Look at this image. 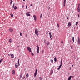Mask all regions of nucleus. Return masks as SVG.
I'll return each instance as SVG.
<instances>
[{
    "mask_svg": "<svg viewBox=\"0 0 80 80\" xmlns=\"http://www.w3.org/2000/svg\"><path fill=\"white\" fill-rule=\"evenodd\" d=\"M72 25V24L71 23V22H69L68 23V27H70Z\"/></svg>",
    "mask_w": 80,
    "mask_h": 80,
    "instance_id": "obj_10",
    "label": "nucleus"
},
{
    "mask_svg": "<svg viewBox=\"0 0 80 80\" xmlns=\"http://www.w3.org/2000/svg\"><path fill=\"white\" fill-rule=\"evenodd\" d=\"M72 67H73V65H72Z\"/></svg>",
    "mask_w": 80,
    "mask_h": 80,
    "instance_id": "obj_58",
    "label": "nucleus"
},
{
    "mask_svg": "<svg viewBox=\"0 0 80 80\" xmlns=\"http://www.w3.org/2000/svg\"><path fill=\"white\" fill-rule=\"evenodd\" d=\"M13 29H12V28H9V31L10 32H13Z\"/></svg>",
    "mask_w": 80,
    "mask_h": 80,
    "instance_id": "obj_8",
    "label": "nucleus"
},
{
    "mask_svg": "<svg viewBox=\"0 0 80 80\" xmlns=\"http://www.w3.org/2000/svg\"><path fill=\"white\" fill-rule=\"evenodd\" d=\"M39 78L40 79V80H42V77H39Z\"/></svg>",
    "mask_w": 80,
    "mask_h": 80,
    "instance_id": "obj_33",
    "label": "nucleus"
},
{
    "mask_svg": "<svg viewBox=\"0 0 80 80\" xmlns=\"http://www.w3.org/2000/svg\"><path fill=\"white\" fill-rule=\"evenodd\" d=\"M53 70H52L50 75H52V74H53Z\"/></svg>",
    "mask_w": 80,
    "mask_h": 80,
    "instance_id": "obj_23",
    "label": "nucleus"
},
{
    "mask_svg": "<svg viewBox=\"0 0 80 80\" xmlns=\"http://www.w3.org/2000/svg\"><path fill=\"white\" fill-rule=\"evenodd\" d=\"M72 41H73V43H74V37H72Z\"/></svg>",
    "mask_w": 80,
    "mask_h": 80,
    "instance_id": "obj_27",
    "label": "nucleus"
},
{
    "mask_svg": "<svg viewBox=\"0 0 80 80\" xmlns=\"http://www.w3.org/2000/svg\"><path fill=\"white\" fill-rule=\"evenodd\" d=\"M27 48L28 50V51L30 52H32V50H31V48H30L29 47H28Z\"/></svg>",
    "mask_w": 80,
    "mask_h": 80,
    "instance_id": "obj_6",
    "label": "nucleus"
},
{
    "mask_svg": "<svg viewBox=\"0 0 80 80\" xmlns=\"http://www.w3.org/2000/svg\"><path fill=\"white\" fill-rule=\"evenodd\" d=\"M37 72H38V70L37 69L35 71V73H34V77H36L37 76Z\"/></svg>",
    "mask_w": 80,
    "mask_h": 80,
    "instance_id": "obj_3",
    "label": "nucleus"
},
{
    "mask_svg": "<svg viewBox=\"0 0 80 80\" xmlns=\"http://www.w3.org/2000/svg\"><path fill=\"white\" fill-rule=\"evenodd\" d=\"M26 9H28V7L27 6H26Z\"/></svg>",
    "mask_w": 80,
    "mask_h": 80,
    "instance_id": "obj_37",
    "label": "nucleus"
},
{
    "mask_svg": "<svg viewBox=\"0 0 80 80\" xmlns=\"http://www.w3.org/2000/svg\"><path fill=\"white\" fill-rule=\"evenodd\" d=\"M8 56H10V55L8 54Z\"/></svg>",
    "mask_w": 80,
    "mask_h": 80,
    "instance_id": "obj_56",
    "label": "nucleus"
},
{
    "mask_svg": "<svg viewBox=\"0 0 80 80\" xmlns=\"http://www.w3.org/2000/svg\"><path fill=\"white\" fill-rule=\"evenodd\" d=\"M42 14H41L40 16V18H42Z\"/></svg>",
    "mask_w": 80,
    "mask_h": 80,
    "instance_id": "obj_25",
    "label": "nucleus"
},
{
    "mask_svg": "<svg viewBox=\"0 0 80 80\" xmlns=\"http://www.w3.org/2000/svg\"><path fill=\"white\" fill-rule=\"evenodd\" d=\"M67 19H68V18H67Z\"/></svg>",
    "mask_w": 80,
    "mask_h": 80,
    "instance_id": "obj_55",
    "label": "nucleus"
},
{
    "mask_svg": "<svg viewBox=\"0 0 80 80\" xmlns=\"http://www.w3.org/2000/svg\"><path fill=\"white\" fill-rule=\"evenodd\" d=\"M2 61H3V59H1V60H0V63H1V62H2Z\"/></svg>",
    "mask_w": 80,
    "mask_h": 80,
    "instance_id": "obj_30",
    "label": "nucleus"
},
{
    "mask_svg": "<svg viewBox=\"0 0 80 80\" xmlns=\"http://www.w3.org/2000/svg\"><path fill=\"white\" fill-rule=\"evenodd\" d=\"M78 5V7H80V3H79Z\"/></svg>",
    "mask_w": 80,
    "mask_h": 80,
    "instance_id": "obj_39",
    "label": "nucleus"
},
{
    "mask_svg": "<svg viewBox=\"0 0 80 80\" xmlns=\"http://www.w3.org/2000/svg\"><path fill=\"white\" fill-rule=\"evenodd\" d=\"M14 5H15V3H14L13 5L12 6V8H13L14 9V10H16V9H17V8H18L17 7L15 6L14 7Z\"/></svg>",
    "mask_w": 80,
    "mask_h": 80,
    "instance_id": "obj_2",
    "label": "nucleus"
},
{
    "mask_svg": "<svg viewBox=\"0 0 80 80\" xmlns=\"http://www.w3.org/2000/svg\"><path fill=\"white\" fill-rule=\"evenodd\" d=\"M61 67H62V66L60 65L59 67L58 68V70H60V68H61Z\"/></svg>",
    "mask_w": 80,
    "mask_h": 80,
    "instance_id": "obj_20",
    "label": "nucleus"
},
{
    "mask_svg": "<svg viewBox=\"0 0 80 80\" xmlns=\"http://www.w3.org/2000/svg\"><path fill=\"white\" fill-rule=\"evenodd\" d=\"M50 42H47V46H48V45H50Z\"/></svg>",
    "mask_w": 80,
    "mask_h": 80,
    "instance_id": "obj_13",
    "label": "nucleus"
},
{
    "mask_svg": "<svg viewBox=\"0 0 80 80\" xmlns=\"http://www.w3.org/2000/svg\"><path fill=\"white\" fill-rule=\"evenodd\" d=\"M44 43H46V40L45 39L44 40Z\"/></svg>",
    "mask_w": 80,
    "mask_h": 80,
    "instance_id": "obj_34",
    "label": "nucleus"
},
{
    "mask_svg": "<svg viewBox=\"0 0 80 80\" xmlns=\"http://www.w3.org/2000/svg\"><path fill=\"white\" fill-rule=\"evenodd\" d=\"M78 22H76V23L75 25L77 26V25H78Z\"/></svg>",
    "mask_w": 80,
    "mask_h": 80,
    "instance_id": "obj_26",
    "label": "nucleus"
},
{
    "mask_svg": "<svg viewBox=\"0 0 80 80\" xmlns=\"http://www.w3.org/2000/svg\"><path fill=\"white\" fill-rule=\"evenodd\" d=\"M63 5L64 7H65V3H64Z\"/></svg>",
    "mask_w": 80,
    "mask_h": 80,
    "instance_id": "obj_35",
    "label": "nucleus"
},
{
    "mask_svg": "<svg viewBox=\"0 0 80 80\" xmlns=\"http://www.w3.org/2000/svg\"><path fill=\"white\" fill-rule=\"evenodd\" d=\"M28 14H29V13H30V12H28Z\"/></svg>",
    "mask_w": 80,
    "mask_h": 80,
    "instance_id": "obj_53",
    "label": "nucleus"
},
{
    "mask_svg": "<svg viewBox=\"0 0 80 80\" xmlns=\"http://www.w3.org/2000/svg\"><path fill=\"white\" fill-rule=\"evenodd\" d=\"M58 27H59V25L58 24Z\"/></svg>",
    "mask_w": 80,
    "mask_h": 80,
    "instance_id": "obj_43",
    "label": "nucleus"
},
{
    "mask_svg": "<svg viewBox=\"0 0 80 80\" xmlns=\"http://www.w3.org/2000/svg\"><path fill=\"white\" fill-rule=\"evenodd\" d=\"M31 55H32V56H33V55H34V54H33V53L32 52H31Z\"/></svg>",
    "mask_w": 80,
    "mask_h": 80,
    "instance_id": "obj_31",
    "label": "nucleus"
},
{
    "mask_svg": "<svg viewBox=\"0 0 80 80\" xmlns=\"http://www.w3.org/2000/svg\"><path fill=\"white\" fill-rule=\"evenodd\" d=\"M25 77H24V78H22V79H24V78H25Z\"/></svg>",
    "mask_w": 80,
    "mask_h": 80,
    "instance_id": "obj_49",
    "label": "nucleus"
},
{
    "mask_svg": "<svg viewBox=\"0 0 80 80\" xmlns=\"http://www.w3.org/2000/svg\"><path fill=\"white\" fill-rule=\"evenodd\" d=\"M11 0V2H13V1L12 0Z\"/></svg>",
    "mask_w": 80,
    "mask_h": 80,
    "instance_id": "obj_50",
    "label": "nucleus"
},
{
    "mask_svg": "<svg viewBox=\"0 0 80 80\" xmlns=\"http://www.w3.org/2000/svg\"><path fill=\"white\" fill-rule=\"evenodd\" d=\"M61 43H62V44L63 43V42L62 41H61Z\"/></svg>",
    "mask_w": 80,
    "mask_h": 80,
    "instance_id": "obj_42",
    "label": "nucleus"
},
{
    "mask_svg": "<svg viewBox=\"0 0 80 80\" xmlns=\"http://www.w3.org/2000/svg\"><path fill=\"white\" fill-rule=\"evenodd\" d=\"M20 36H22V33L21 32L20 33Z\"/></svg>",
    "mask_w": 80,
    "mask_h": 80,
    "instance_id": "obj_38",
    "label": "nucleus"
},
{
    "mask_svg": "<svg viewBox=\"0 0 80 80\" xmlns=\"http://www.w3.org/2000/svg\"><path fill=\"white\" fill-rule=\"evenodd\" d=\"M54 60L55 61V62H57V57H55L54 58Z\"/></svg>",
    "mask_w": 80,
    "mask_h": 80,
    "instance_id": "obj_17",
    "label": "nucleus"
},
{
    "mask_svg": "<svg viewBox=\"0 0 80 80\" xmlns=\"http://www.w3.org/2000/svg\"><path fill=\"white\" fill-rule=\"evenodd\" d=\"M22 8H23V7H24V5H22Z\"/></svg>",
    "mask_w": 80,
    "mask_h": 80,
    "instance_id": "obj_41",
    "label": "nucleus"
},
{
    "mask_svg": "<svg viewBox=\"0 0 80 80\" xmlns=\"http://www.w3.org/2000/svg\"><path fill=\"white\" fill-rule=\"evenodd\" d=\"M26 37H27V34H26Z\"/></svg>",
    "mask_w": 80,
    "mask_h": 80,
    "instance_id": "obj_47",
    "label": "nucleus"
},
{
    "mask_svg": "<svg viewBox=\"0 0 80 80\" xmlns=\"http://www.w3.org/2000/svg\"><path fill=\"white\" fill-rule=\"evenodd\" d=\"M35 33L37 35V36H38V29H35Z\"/></svg>",
    "mask_w": 80,
    "mask_h": 80,
    "instance_id": "obj_1",
    "label": "nucleus"
},
{
    "mask_svg": "<svg viewBox=\"0 0 80 80\" xmlns=\"http://www.w3.org/2000/svg\"><path fill=\"white\" fill-rule=\"evenodd\" d=\"M23 75V74L22 73V74H20V79H21L22 78V77Z\"/></svg>",
    "mask_w": 80,
    "mask_h": 80,
    "instance_id": "obj_14",
    "label": "nucleus"
},
{
    "mask_svg": "<svg viewBox=\"0 0 80 80\" xmlns=\"http://www.w3.org/2000/svg\"><path fill=\"white\" fill-rule=\"evenodd\" d=\"M78 18H79V17H80V16H79V14H78Z\"/></svg>",
    "mask_w": 80,
    "mask_h": 80,
    "instance_id": "obj_40",
    "label": "nucleus"
},
{
    "mask_svg": "<svg viewBox=\"0 0 80 80\" xmlns=\"http://www.w3.org/2000/svg\"><path fill=\"white\" fill-rule=\"evenodd\" d=\"M49 35H52V34H51V32H49Z\"/></svg>",
    "mask_w": 80,
    "mask_h": 80,
    "instance_id": "obj_44",
    "label": "nucleus"
},
{
    "mask_svg": "<svg viewBox=\"0 0 80 80\" xmlns=\"http://www.w3.org/2000/svg\"><path fill=\"white\" fill-rule=\"evenodd\" d=\"M50 7H49V8H48V10H50Z\"/></svg>",
    "mask_w": 80,
    "mask_h": 80,
    "instance_id": "obj_46",
    "label": "nucleus"
},
{
    "mask_svg": "<svg viewBox=\"0 0 80 80\" xmlns=\"http://www.w3.org/2000/svg\"><path fill=\"white\" fill-rule=\"evenodd\" d=\"M77 9H78V12L79 13H80V7H78Z\"/></svg>",
    "mask_w": 80,
    "mask_h": 80,
    "instance_id": "obj_12",
    "label": "nucleus"
},
{
    "mask_svg": "<svg viewBox=\"0 0 80 80\" xmlns=\"http://www.w3.org/2000/svg\"><path fill=\"white\" fill-rule=\"evenodd\" d=\"M9 43H11V42H12V40L11 39H9Z\"/></svg>",
    "mask_w": 80,
    "mask_h": 80,
    "instance_id": "obj_22",
    "label": "nucleus"
},
{
    "mask_svg": "<svg viewBox=\"0 0 80 80\" xmlns=\"http://www.w3.org/2000/svg\"><path fill=\"white\" fill-rule=\"evenodd\" d=\"M15 67L16 68H18V64H16L15 65Z\"/></svg>",
    "mask_w": 80,
    "mask_h": 80,
    "instance_id": "obj_16",
    "label": "nucleus"
},
{
    "mask_svg": "<svg viewBox=\"0 0 80 80\" xmlns=\"http://www.w3.org/2000/svg\"><path fill=\"white\" fill-rule=\"evenodd\" d=\"M47 33H48V32H47V33H46L47 35Z\"/></svg>",
    "mask_w": 80,
    "mask_h": 80,
    "instance_id": "obj_60",
    "label": "nucleus"
},
{
    "mask_svg": "<svg viewBox=\"0 0 80 80\" xmlns=\"http://www.w3.org/2000/svg\"><path fill=\"white\" fill-rule=\"evenodd\" d=\"M12 73L13 75H15V70H13L12 71Z\"/></svg>",
    "mask_w": 80,
    "mask_h": 80,
    "instance_id": "obj_11",
    "label": "nucleus"
},
{
    "mask_svg": "<svg viewBox=\"0 0 80 80\" xmlns=\"http://www.w3.org/2000/svg\"><path fill=\"white\" fill-rule=\"evenodd\" d=\"M50 38H52V35H50Z\"/></svg>",
    "mask_w": 80,
    "mask_h": 80,
    "instance_id": "obj_36",
    "label": "nucleus"
},
{
    "mask_svg": "<svg viewBox=\"0 0 80 80\" xmlns=\"http://www.w3.org/2000/svg\"><path fill=\"white\" fill-rule=\"evenodd\" d=\"M12 2H10V4H12Z\"/></svg>",
    "mask_w": 80,
    "mask_h": 80,
    "instance_id": "obj_45",
    "label": "nucleus"
},
{
    "mask_svg": "<svg viewBox=\"0 0 80 80\" xmlns=\"http://www.w3.org/2000/svg\"><path fill=\"white\" fill-rule=\"evenodd\" d=\"M33 18L35 21H36V20H37V17L36 16V15H34Z\"/></svg>",
    "mask_w": 80,
    "mask_h": 80,
    "instance_id": "obj_7",
    "label": "nucleus"
},
{
    "mask_svg": "<svg viewBox=\"0 0 80 80\" xmlns=\"http://www.w3.org/2000/svg\"><path fill=\"white\" fill-rule=\"evenodd\" d=\"M70 70H71V68H70Z\"/></svg>",
    "mask_w": 80,
    "mask_h": 80,
    "instance_id": "obj_59",
    "label": "nucleus"
},
{
    "mask_svg": "<svg viewBox=\"0 0 80 80\" xmlns=\"http://www.w3.org/2000/svg\"><path fill=\"white\" fill-rule=\"evenodd\" d=\"M36 47L37 48V52L38 53H39V47L37 45Z\"/></svg>",
    "mask_w": 80,
    "mask_h": 80,
    "instance_id": "obj_4",
    "label": "nucleus"
},
{
    "mask_svg": "<svg viewBox=\"0 0 80 80\" xmlns=\"http://www.w3.org/2000/svg\"><path fill=\"white\" fill-rule=\"evenodd\" d=\"M10 15L11 17L12 18V17H13V14H10Z\"/></svg>",
    "mask_w": 80,
    "mask_h": 80,
    "instance_id": "obj_24",
    "label": "nucleus"
},
{
    "mask_svg": "<svg viewBox=\"0 0 80 80\" xmlns=\"http://www.w3.org/2000/svg\"><path fill=\"white\" fill-rule=\"evenodd\" d=\"M23 1L24 2H25V0H23Z\"/></svg>",
    "mask_w": 80,
    "mask_h": 80,
    "instance_id": "obj_54",
    "label": "nucleus"
},
{
    "mask_svg": "<svg viewBox=\"0 0 80 80\" xmlns=\"http://www.w3.org/2000/svg\"><path fill=\"white\" fill-rule=\"evenodd\" d=\"M74 57H75V56Z\"/></svg>",
    "mask_w": 80,
    "mask_h": 80,
    "instance_id": "obj_61",
    "label": "nucleus"
},
{
    "mask_svg": "<svg viewBox=\"0 0 80 80\" xmlns=\"http://www.w3.org/2000/svg\"><path fill=\"white\" fill-rule=\"evenodd\" d=\"M30 6H32V4H31L30 5Z\"/></svg>",
    "mask_w": 80,
    "mask_h": 80,
    "instance_id": "obj_51",
    "label": "nucleus"
},
{
    "mask_svg": "<svg viewBox=\"0 0 80 80\" xmlns=\"http://www.w3.org/2000/svg\"><path fill=\"white\" fill-rule=\"evenodd\" d=\"M78 45H80V38H79V37H78Z\"/></svg>",
    "mask_w": 80,
    "mask_h": 80,
    "instance_id": "obj_5",
    "label": "nucleus"
},
{
    "mask_svg": "<svg viewBox=\"0 0 80 80\" xmlns=\"http://www.w3.org/2000/svg\"><path fill=\"white\" fill-rule=\"evenodd\" d=\"M28 76H29L28 74H26L27 77H28Z\"/></svg>",
    "mask_w": 80,
    "mask_h": 80,
    "instance_id": "obj_32",
    "label": "nucleus"
},
{
    "mask_svg": "<svg viewBox=\"0 0 80 80\" xmlns=\"http://www.w3.org/2000/svg\"><path fill=\"white\" fill-rule=\"evenodd\" d=\"M26 15L27 16H30V14L28 13H26Z\"/></svg>",
    "mask_w": 80,
    "mask_h": 80,
    "instance_id": "obj_19",
    "label": "nucleus"
},
{
    "mask_svg": "<svg viewBox=\"0 0 80 80\" xmlns=\"http://www.w3.org/2000/svg\"><path fill=\"white\" fill-rule=\"evenodd\" d=\"M64 3H66V0H64Z\"/></svg>",
    "mask_w": 80,
    "mask_h": 80,
    "instance_id": "obj_29",
    "label": "nucleus"
},
{
    "mask_svg": "<svg viewBox=\"0 0 80 80\" xmlns=\"http://www.w3.org/2000/svg\"><path fill=\"white\" fill-rule=\"evenodd\" d=\"M20 60V59H18V66H20V64L19 63V60Z\"/></svg>",
    "mask_w": 80,
    "mask_h": 80,
    "instance_id": "obj_21",
    "label": "nucleus"
},
{
    "mask_svg": "<svg viewBox=\"0 0 80 80\" xmlns=\"http://www.w3.org/2000/svg\"><path fill=\"white\" fill-rule=\"evenodd\" d=\"M17 47H18V48H20V47L18 46H17Z\"/></svg>",
    "mask_w": 80,
    "mask_h": 80,
    "instance_id": "obj_48",
    "label": "nucleus"
},
{
    "mask_svg": "<svg viewBox=\"0 0 80 80\" xmlns=\"http://www.w3.org/2000/svg\"><path fill=\"white\" fill-rule=\"evenodd\" d=\"M71 48H72V46H71Z\"/></svg>",
    "mask_w": 80,
    "mask_h": 80,
    "instance_id": "obj_57",
    "label": "nucleus"
},
{
    "mask_svg": "<svg viewBox=\"0 0 80 80\" xmlns=\"http://www.w3.org/2000/svg\"><path fill=\"white\" fill-rule=\"evenodd\" d=\"M10 55H11V58H14V55H13V54H11Z\"/></svg>",
    "mask_w": 80,
    "mask_h": 80,
    "instance_id": "obj_9",
    "label": "nucleus"
},
{
    "mask_svg": "<svg viewBox=\"0 0 80 80\" xmlns=\"http://www.w3.org/2000/svg\"><path fill=\"white\" fill-rule=\"evenodd\" d=\"M47 33H49V31H48Z\"/></svg>",
    "mask_w": 80,
    "mask_h": 80,
    "instance_id": "obj_52",
    "label": "nucleus"
},
{
    "mask_svg": "<svg viewBox=\"0 0 80 80\" xmlns=\"http://www.w3.org/2000/svg\"><path fill=\"white\" fill-rule=\"evenodd\" d=\"M62 59H61V64H60V65L61 66H62Z\"/></svg>",
    "mask_w": 80,
    "mask_h": 80,
    "instance_id": "obj_18",
    "label": "nucleus"
},
{
    "mask_svg": "<svg viewBox=\"0 0 80 80\" xmlns=\"http://www.w3.org/2000/svg\"><path fill=\"white\" fill-rule=\"evenodd\" d=\"M71 78H72V76H69V77L68 78V80H71Z\"/></svg>",
    "mask_w": 80,
    "mask_h": 80,
    "instance_id": "obj_15",
    "label": "nucleus"
},
{
    "mask_svg": "<svg viewBox=\"0 0 80 80\" xmlns=\"http://www.w3.org/2000/svg\"><path fill=\"white\" fill-rule=\"evenodd\" d=\"M51 63H53V59L51 60Z\"/></svg>",
    "mask_w": 80,
    "mask_h": 80,
    "instance_id": "obj_28",
    "label": "nucleus"
}]
</instances>
